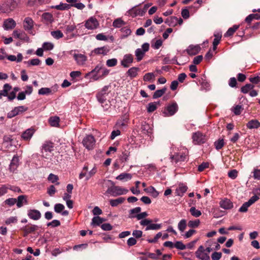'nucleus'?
Returning a JSON list of instances; mask_svg holds the SVG:
<instances>
[{"label":"nucleus","instance_id":"obj_1","mask_svg":"<svg viewBox=\"0 0 260 260\" xmlns=\"http://www.w3.org/2000/svg\"><path fill=\"white\" fill-rule=\"evenodd\" d=\"M106 184L108 186L106 193L110 194L113 197L125 194L128 191L126 188L119 186H115L114 182L111 180H109L106 181Z\"/></svg>","mask_w":260,"mask_h":260},{"label":"nucleus","instance_id":"obj_2","mask_svg":"<svg viewBox=\"0 0 260 260\" xmlns=\"http://www.w3.org/2000/svg\"><path fill=\"white\" fill-rule=\"evenodd\" d=\"M21 3V0H11L10 4H3L0 7V11L2 13H9L15 10Z\"/></svg>","mask_w":260,"mask_h":260},{"label":"nucleus","instance_id":"obj_3","mask_svg":"<svg viewBox=\"0 0 260 260\" xmlns=\"http://www.w3.org/2000/svg\"><path fill=\"white\" fill-rule=\"evenodd\" d=\"M53 150V143L50 142H46L42 146V155L43 157L49 159L52 156L51 153Z\"/></svg>","mask_w":260,"mask_h":260},{"label":"nucleus","instance_id":"obj_4","mask_svg":"<svg viewBox=\"0 0 260 260\" xmlns=\"http://www.w3.org/2000/svg\"><path fill=\"white\" fill-rule=\"evenodd\" d=\"M173 163L181 164L182 162L187 161V156L185 152H179L170 156Z\"/></svg>","mask_w":260,"mask_h":260},{"label":"nucleus","instance_id":"obj_5","mask_svg":"<svg viewBox=\"0 0 260 260\" xmlns=\"http://www.w3.org/2000/svg\"><path fill=\"white\" fill-rule=\"evenodd\" d=\"M178 110V105L176 102H173L168 105L163 112L166 116H171L174 115Z\"/></svg>","mask_w":260,"mask_h":260},{"label":"nucleus","instance_id":"obj_6","mask_svg":"<svg viewBox=\"0 0 260 260\" xmlns=\"http://www.w3.org/2000/svg\"><path fill=\"white\" fill-rule=\"evenodd\" d=\"M192 139L194 144L199 145L204 143L207 139L206 136L200 132L193 133Z\"/></svg>","mask_w":260,"mask_h":260},{"label":"nucleus","instance_id":"obj_7","mask_svg":"<svg viewBox=\"0 0 260 260\" xmlns=\"http://www.w3.org/2000/svg\"><path fill=\"white\" fill-rule=\"evenodd\" d=\"M99 22L94 17H90L85 22V27L89 30H94L99 26Z\"/></svg>","mask_w":260,"mask_h":260},{"label":"nucleus","instance_id":"obj_8","mask_svg":"<svg viewBox=\"0 0 260 260\" xmlns=\"http://www.w3.org/2000/svg\"><path fill=\"white\" fill-rule=\"evenodd\" d=\"M95 142L94 137L90 135L86 136L82 141L83 145L88 150L93 149Z\"/></svg>","mask_w":260,"mask_h":260},{"label":"nucleus","instance_id":"obj_9","mask_svg":"<svg viewBox=\"0 0 260 260\" xmlns=\"http://www.w3.org/2000/svg\"><path fill=\"white\" fill-rule=\"evenodd\" d=\"M27 110L28 108L24 106L16 107L8 114V117L10 118L14 117L16 115L26 111Z\"/></svg>","mask_w":260,"mask_h":260},{"label":"nucleus","instance_id":"obj_10","mask_svg":"<svg viewBox=\"0 0 260 260\" xmlns=\"http://www.w3.org/2000/svg\"><path fill=\"white\" fill-rule=\"evenodd\" d=\"M196 256L202 260H210L209 254L205 252V248L202 245H201L196 251Z\"/></svg>","mask_w":260,"mask_h":260},{"label":"nucleus","instance_id":"obj_11","mask_svg":"<svg viewBox=\"0 0 260 260\" xmlns=\"http://www.w3.org/2000/svg\"><path fill=\"white\" fill-rule=\"evenodd\" d=\"M134 57L131 54H126L123 56L122 59L120 61L121 65L124 68L129 67L133 62Z\"/></svg>","mask_w":260,"mask_h":260},{"label":"nucleus","instance_id":"obj_12","mask_svg":"<svg viewBox=\"0 0 260 260\" xmlns=\"http://www.w3.org/2000/svg\"><path fill=\"white\" fill-rule=\"evenodd\" d=\"M73 57L79 66H83L85 64L87 58V57L83 54L74 53Z\"/></svg>","mask_w":260,"mask_h":260},{"label":"nucleus","instance_id":"obj_13","mask_svg":"<svg viewBox=\"0 0 260 260\" xmlns=\"http://www.w3.org/2000/svg\"><path fill=\"white\" fill-rule=\"evenodd\" d=\"M165 23L169 26H175L178 24L180 25L182 24L183 20L181 18H178L176 17L172 16L168 18L166 20Z\"/></svg>","mask_w":260,"mask_h":260},{"label":"nucleus","instance_id":"obj_14","mask_svg":"<svg viewBox=\"0 0 260 260\" xmlns=\"http://www.w3.org/2000/svg\"><path fill=\"white\" fill-rule=\"evenodd\" d=\"M140 224L141 225L143 226H147L148 228H161V226H166L165 224H155L152 223V220L148 219H144L141 220L140 221Z\"/></svg>","mask_w":260,"mask_h":260},{"label":"nucleus","instance_id":"obj_15","mask_svg":"<svg viewBox=\"0 0 260 260\" xmlns=\"http://www.w3.org/2000/svg\"><path fill=\"white\" fill-rule=\"evenodd\" d=\"M146 8H147L144 9H138L136 7H134L129 10L127 13L133 17H136L138 15L143 16L146 11Z\"/></svg>","mask_w":260,"mask_h":260},{"label":"nucleus","instance_id":"obj_16","mask_svg":"<svg viewBox=\"0 0 260 260\" xmlns=\"http://www.w3.org/2000/svg\"><path fill=\"white\" fill-rule=\"evenodd\" d=\"M107 90L108 87L105 86L97 94L96 98L100 103L103 104L106 101V97L108 94Z\"/></svg>","mask_w":260,"mask_h":260},{"label":"nucleus","instance_id":"obj_17","mask_svg":"<svg viewBox=\"0 0 260 260\" xmlns=\"http://www.w3.org/2000/svg\"><path fill=\"white\" fill-rule=\"evenodd\" d=\"M19 159L18 157L16 155H14L9 165V170L10 172L14 173L16 171L19 165Z\"/></svg>","mask_w":260,"mask_h":260},{"label":"nucleus","instance_id":"obj_18","mask_svg":"<svg viewBox=\"0 0 260 260\" xmlns=\"http://www.w3.org/2000/svg\"><path fill=\"white\" fill-rule=\"evenodd\" d=\"M64 206L60 203L56 204L54 205V209L55 212L61 214L62 216H67L69 214V212L65 210Z\"/></svg>","mask_w":260,"mask_h":260},{"label":"nucleus","instance_id":"obj_19","mask_svg":"<svg viewBox=\"0 0 260 260\" xmlns=\"http://www.w3.org/2000/svg\"><path fill=\"white\" fill-rule=\"evenodd\" d=\"M28 216L33 220H38L40 218L41 214L40 212L36 209H30L27 211Z\"/></svg>","mask_w":260,"mask_h":260},{"label":"nucleus","instance_id":"obj_20","mask_svg":"<svg viewBox=\"0 0 260 260\" xmlns=\"http://www.w3.org/2000/svg\"><path fill=\"white\" fill-rule=\"evenodd\" d=\"M110 51L109 47L108 46H103L94 49L91 52V54L107 55Z\"/></svg>","mask_w":260,"mask_h":260},{"label":"nucleus","instance_id":"obj_21","mask_svg":"<svg viewBox=\"0 0 260 260\" xmlns=\"http://www.w3.org/2000/svg\"><path fill=\"white\" fill-rule=\"evenodd\" d=\"M187 188L188 187L185 184L180 183L176 189V194L178 196L182 197L184 193L187 191Z\"/></svg>","mask_w":260,"mask_h":260},{"label":"nucleus","instance_id":"obj_22","mask_svg":"<svg viewBox=\"0 0 260 260\" xmlns=\"http://www.w3.org/2000/svg\"><path fill=\"white\" fill-rule=\"evenodd\" d=\"M15 26L16 22L12 18L7 19L4 22V28L6 30L13 29Z\"/></svg>","mask_w":260,"mask_h":260},{"label":"nucleus","instance_id":"obj_23","mask_svg":"<svg viewBox=\"0 0 260 260\" xmlns=\"http://www.w3.org/2000/svg\"><path fill=\"white\" fill-rule=\"evenodd\" d=\"M35 133L34 128H28L24 131L21 135L23 140L25 141H29Z\"/></svg>","mask_w":260,"mask_h":260},{"label":"nucleus","instance_id":"obj_24","mask_svg":"<svg viewBox=\"0 0 260 260\" xmlns=\"http://www.w3.org/2000/svg\"><path fill=\"white\" fill-rule=\"evenodd\" d=\"M34 26V21L30 17L25 18L23 23V27L25 30L30 31Z\"/></svg>","mask_w":260,"mask_h":260},{"label":"nucleus","instance_id":"obj_25","mask_svg":"<svg viewBox=\"0 0 260 260\" xmlns=\"http://www.w3.org/2000/svg\"><path fill=\"white\" fill-rule=\"evenodd\" d=\"M199 45H190L186 50L187 52L190 55H194L199 53L200 50Z\"/></svg>","mask_w":260,"mask_h":260},{"label":"nucleus","instance_id":"obj_26","mask_svg":"<svg viewBox=\"0 0 260 260\" xmlns=\"http://www.w3.org/2000/svg\"><path fill=\"white\" fill-rule=\"evenodd\" d=\"M220 206L224 209H231L233 206L232 202L228 199H225L220 202Z\"/></svg>","mask_w":260,"mask_h":260},{"label":"nucleus","instance_id":"obj_27","mask_svg":"<svg viewBox=\"0 0 260 260\" xmlns=\"http://www.w3.org/2000/svg\"><path fill=\"white\" fill-rule=\"evenodd\" d=\"M27 200L26 196L25 195H21L18 197L16 202V205L18 208L22 207L24 204H27Z\"/></svg>","mask_w":260,"mask_h":260},{"label":"nucleus","instance_id":"obj_28","mask_svg":"<svg viewBox=\"0 0 260 260\" xmlns=\"http://www.w3.org/2000/svg\"><path fill=\"white\" fill-rule=\"evenodd\" d=\"M105 221V219L99 216H94L92 219L91 224L93 226H98L102 224Z\"/></svg>","mask_w":260,"mask_h":260},{"label":"nucleus","instance_id":"obj_29","mask_svg":"<svg viewBox=\"0 0 260 260\" xmlns=\"http://www.w3.org/2000/svg\"><path fill=\"white\" fill-rule=\"evenodd\" d=\"M144 190L146 193L150 194L153 198H156L159 195V192L152 186L145 188Z\"/></svg>","mask_w":260,"mask_h":260},{"label":"nucleus","instance_id":"obj_30","mask_svg":"<svg viewBox=\"0 0 260 260\" xmlns=\"http://www.w3.org/2000/svg\"><path fill=\"white\" fill-rule=\"evenodd\" d=\"M132 176L129 173H123L116 177V179L119 180L127 181L132 179Z\"/></svg>","mask_w":260,"mask_h":260},{"label":"nucleus","instance_id":"obj_31","mask_svg":"<svg viewBox=\"0 0 260 260\" xmlns=\"http://www.w3.org/2000/svg\"><path fill=\"white\" fill-rule=\"evenodd\" d=\"M139 71V68L137 67H132L127 71L126 74L128 76H129L131 78H133L137 76Z\"/></svg>","mask_w":260,"mask_h":260},{"label":"nucleus","instance_id":"obj_32","mask_svg":"<svg viewBox=\"0 0 260 260\" xmlns=\"http://www.w3.org/2000/svg\"><path fill=\"white\" fill-rule=\"evenodd\" d=\"M260 126V123L257 120H251L247 123V127L249 129L257 128Z\"/></svg>","mask_w":260,"mask_h":260},{"label":"nucleus","instance_id":"obj_33","mask_svg":"<svg viewBox=\"0 0 260 260\" xmlns=\"http://www.w3.org/2000/svg\"><path fill=\"white\" fill-rule=\"evenodd\" d=\"M12 86L6 83L4 85L3 89L0 90V94L4 96H7L9 91L11 89Z\"/></svg>","mask_w":260,"mask_h":260},{"label":"nucleus","instance_id":"obj_34","mask_svg":"<svg viewBox=\"0 0 260 260\" xmlns=\"http://www.w3.org/2000/svg\"><path fill=\"white\" fill-rule=\"evenodd\" d=\"M59 117L53 116L49 119V122L52 126L57 127L59 125Z\"/></svg>","mask_w":260,"mask_h":260},{"label":"nucleus","instance_id":"obj_35","mask_svg":"<svg viewBox=\"0 0 260 260\" xmlns=\"http://www.w3.org/2000/svg\"><path fill=\"white\" fill-rule=\"evenodd\" d=\"M125 199L122 197L117 198L116 199H112L110 200V204L112 207H116L119 204L122 203Z\"/></svg>","mask_w":260,"mask_h":260},{"label":"nucleus","instance_id":"obj_36","mask_svg":"<svg viewBox=\"0 0 260 260\" xmlns=\"http://www.w3.org/2000/svg\"><path fill=\"white\" fill-rule=\"evenodd\" d=\"M121 38H125L129 36L132 32L131 29L128 26H125L121 29Z\"/></svg>","mask_w":260,"mask_h":260},{"label":"nucleus","instance_id":"obj_37","mask_svg":"<svg viewBox=\"0 0 260 260\" xmlns=\"http://www.w3.org/2000/svg\"><path fill=\"white\" fill-rule=\"evenodd\" d=\"M260 19V14H251L248 15L245 19V21L248 23H250L253 19L258 20Z\"/></svg>","mask_w":260,"mask_h":260},{"label":"nucleus","instance_id":"obj_38","mask_svg":"<svg viewBox=\"0 0 260 260\" xmlns=\"http://www.w3.org/2000/svg\"><path fill=\"white\" fill-rule=\"evenodd\" d=\"M145 53L142 49L138 48L135 51V55L137 57V61H140L141 60L144 56Z\"/></svg>","mask_w":260,"mask_h":260},{"label":"nucleus","instance_id":"obj_39","mask_svg":"<svg viewBox=\"0 0 260 260\" xmlns=\"http://www.w3.org/2000/svg\"><path fill=\"white\" fill-rule=\"evenodd\" d=\"M159 103L158 102H152L150 103L147 106V111L148 112L151 113L154 111L157 107V105H158Z\"/></svg>","mask_w":260,"mask_h":260},{"label":"nucleus","instance_id":"obj_40","mask_svg":"<svg viewBox=\"0 0 260 260\" xmlns=\"http://www.w3.org/2000/svg\"><path fill=\"white\" fill-rule=\"evenodd\" d=\"M155 75L153 73H148L146 74L143 77V80L145 81H153L155 80Z\"/></svg>","mask_w":260,"mask_h":260},{"label":"nucleus","instance_id":"obj_41","mask_svg":"<svg viewBox=\"0 0 260 260\" xmlns=\"http://www.w3.org/2000/svg\"><path fill=\"white\" fill-rule=\"evenodd\" d=\"M239 28V25H235L232 27H230L225 34V37H230L232 36L236 30Z\"/></svg>","mask_w":260,"mask_h":260},{"label":"nucleus","instance_id":"obj_42","mask_svg":"<svg viewBox=\"0 0 260 260\" xmlns=\"http://www.w3.org/2000/svg\"><path fill=\"white\" fill-rule=\"evenodd\" d=\"M38 93L41 95H48L52 93V90L47 87H43L39 90Z\"/></svg>","mask_w":260,"mask_h":260},{"label":"nucleus","instance_id":"obj_43","mask_svg":"<svg viewBox=\"0 0 260 260\" xmlns=\"http://www.w3.org/2000/svg\"><path fill=\"white\" fill-rule=\"evenodd\" d=\"M166 88H164L161 89L157 90L155 91L153 95V99H157L161 97L166 92Z\"/></svg>","mask_w":260,"mask_h":260},{"label":"nucleus","instance_id":"obj_44","mask_svg":"<svg viewBox=\"0 0 260 260\" xmlns=\"http://www.w3.org/2000/svg\"><path fill=\"white\" fill-rule=\"evenodd\" d=\"M25 63L27 64L28 66H38L41 63V60L38 58L32 59L27 61H25Z\"/></svg>","mask_w":260,"mask_h":260},{"label":"nucleus","instance_id":"obj_45","mask_svg":"<svg viewBox=\"0 0 260 260\" xmlns=\"http://www.w3.org/2000/svg\"><path fill=\"white\" fill-rule=\"evenodd\" d=\"M124 24V22L121 18H117L113 21V26L116 28H119Z\"/></svg>","mask_w":260,"mask_h":260},{"label":"nucleus","instance_id":"obj_46","mask_svg":"<svg viewBox=\"0 0 260 260\" xmlns=\"http://www.w3.org/2000/svg\"><path fill=\"white\" fill-rule=\"evenodd\" d=\"M59 178L58 176L56 175H54L53 174H50L48 177V180L51 182L52 183H55L56 182V184L58 185L59 184V183L57 182Z\"/></svg>","mask_w":260,"mask_h":260},{"label":"nucleus","instance_id":"obj_47","mask_svg":"<svg viewBox=\"0 0 260 260\" xmlns=\"http://www.w3.org/2000/svg\"><path fill=\"white\" fill-rule=\"evenodd\" d=\"M162 236V232L158 233L153 238H149L147 241L150 243H155L157 242L158 240L161 238Z\"/></svg>","mask_w":260,"mask_h":260},{"label":"nucleus","instance_id":"obj_48","mask_svg":"<svg viewBox=\"0 0 260 260\" xmlns=\"http://www.w3.org/2000/svg\"><path fill=\"white\" fill-rule=\"evenodd\" d=\"M51 36L56 39H59L63 37V35L62 32L59 30H57L55 31H52L51 32Z\"/></svg>","mask_w":260,"mask_h":260},{"label":"nucleus","instance_id":"obj_49","mask_svg":"<svg viewBox=\"0 0 260 260\" xmlns=\"http://www.w3.org/2000/svg\"><path fill=\"white\" fill-rule=\"evenodd\" d=\"M101 70H102V66L98 65L89 74H95L93 78L99 77Z\"/></svg>","mask_w":260,"mask_h":260},{"label":"nucleus","instance_id":"obj_50","mask_svg":"<svg viewBox=\"0 0 260 260\" xmlns=\"http://www.w3.org/2000/svg\"><path fill=\"white\" fill-rule=\"evenodd\" d=\"M253 174V178L254 179H260V167L254 168L252 172Z\"/></svg>","mask_w":260,"mask_h":260},{"label":"nucleus","instance_id":"obj_51","mask_svg":"<svg viewBox=\"0 0 260 260\" xmlns=\"http://www.w3.org/2000/svg\"><path fill=\"white\" fill-rule=\"evenodd\" d=\"M88 170V166H85L82 169V172L80 173L79 178L80 179H82L83 177H86V180H87V175Z\"/></svg>","mask_w":260,"mask_h":260},{"label":"nucleus","instance_id":"obj_52","mask_svg":"<svg viewBox=\"0 0 260 260\" xmlns=\"http://www.w3.org/2000/svg\"><path fill=\"white\" fill-rule=\"evenodd\" d=\"M253 88V86L251 84H247L241 88V92L244 93H248Z\"/></svg>","mask_w":260,"mask_h":260},{"label":"nucleus","instance_id":"obj_53","mask_svg":"<svg viewBox=\"0 0 260 260\" xmlns=\"http://www.w3.org/2000/svg\"><path fill=\"white\" fill-rule=\"evenodd\" d=\"M108 74H109V71L106 68H105V67H103L102 66V70H101V73L100 74V76H99V77H94L93 79L98 80L100 78H101V77H103L104 76L107 75Z\"/></svg>","mask_w":260,"mask_h":260},{"label":"nucleus","instance_id":"obj_54","mask_svg":"<svg viewBox=\"0 0 260 260\" xmlns=\"http://www.w3.org/2000/svg\"><path fill=\"white\" fill-rule=\"evenodd\" d=\"M214 145L215 148L217 150H219L222 148V147L224 145V142L223 139H219L218 141H216L214 143Z\"/></svg>","mask_w":260,"mask_h":260},{"label":"nucleus","instance_id":"obj_55","mask_svg":"<svg viewBox=\"0 0 260 260\" xmlns=\"http://www.w3.org/2000/svg\"><path fill=\"white\" fill-rule=\"evenodd\" d=\"M190 212L192 216L196 217H199L201 215V212L196 209L195 207H191L190 209Z\"/></svg>","mask_w":260,"mask_h":260},{"label":"nucleus","instance_id":"obj_56","mask_svg":"<svg viewBox=\"0 0 260 260\" xmlns=\"http://www.w3.org/2000/svg\"><path fill=\"white\" fill-rule=\"evenodd\" d=\"M42 47L45 50H51L53 49L54 45L50 42H45L43 43Z\"/></svg>","mask_w":260,"mask_h":260},{"label":"nucleus","instance_id":"obj_57","mask_svg":"<svg viewBox=\"0 0 260 260\" xmlns=\"http://www.w3.org/2000/svg\"><path fill=\"white\" fill-rule=\"evenodd\" d=\"M242 110V106L238 105L234 107L232 109L234 114L237 115H240L241 114Z\"/></svg>","mask_w":260,"mask_h":260},{"label":"nucleus","instance_id":"obj_58","mask_svg":"<svg viewBox=\"0 0 260 260\" xmlns=\"http://www.w3.org/2000/svg\"><path fill=\"white\" fill-rule=\"evenodd\" d=\"M117 63V60L116 58L110 59L107 60L106 64L109 67L115 66Z\"/></svg>","mask_w":260,"mask_h":260},{"label":"nucleus","instance_id":"obj_59","mask_svg":"<svg viewBox=\"0 0 260 260\" xmlns=\"http://www.w3.org/2000/svg\"><path fill=\"white\" fill-rule=\"evenodd\" d=\"M24 34V32H23L21 31H18L17 30H15L13 32V36L15 38L22 40V39H23L22 38V37H23Z\"/></svg>","mask_w":260,"mask_h":260},{"label":"nucleus","instance_id":"obj_60","mask_svg":"<svg viewBox=\"0 0 260 260\" xmlns=\"http://www.w3.org/2000/svg\"><path fill=\"white\" fill-rule=\"evenodd\" d=\"M174 247L179 250H184L186 248V246L181 241H177L174 244Z\"/></svg>","mask_w":260,"mask_h":260},{"label":"nucleus","instance_id":"obj_61","mask_svg":"<svg viewBox=\"0 0 260 260\" xmlns=\"http://www.w3.org/2000/svg\"><path fill=\"white\" fill-rule=\"evenodd\" d=\"M140 207H136L133 209L130 210V214L132 217H136V215L138 214L141 211Z\"/></svg>","mask_w":260,"mask_h":260},{"label":"nucleus","instance_id":"obj_62","mask_svg":"<svg viewBox=\"0 0 260 260\" xmlns=\"http://www.w3.org/2000/svg\"><path fill=\"white\" fill-rule=\"evenodd\" d=\"M200 220L196 219L194 220H190L189 221L188 225L189 228H195L199 225Z\"/></svg>","mask_w":260,"mask_h":260},{"label":"nucleus","instance_id":"obj_63","mask_svg":"<svg viewBox=\"0 0 260 260\" xmlns=\"http://www.w3.org/2000/svg\"><path fill=\"white\" fill-rule=\"evenodd\" d=\"M222 256V253L220 252H214L211 255V258L212 260H219Z\"/></svg>","mask_w":260,"mask_h":260},{"label":"nucleus","instance_id":"obj_64","mask_svg":"<svg viewBox=\"0 0 260 260\" xmlns=\"http://www.w3.org/2000/svg\"><path fill=\"white\" fill-rule=\"evenodd\" d=\"M250 206L251 205L247 202H246L242 205V206L239 209V211L241 212H245L247 211L248 207Z\"/></svg>","mask_w":260,"mask_h":260}]
</instances>
